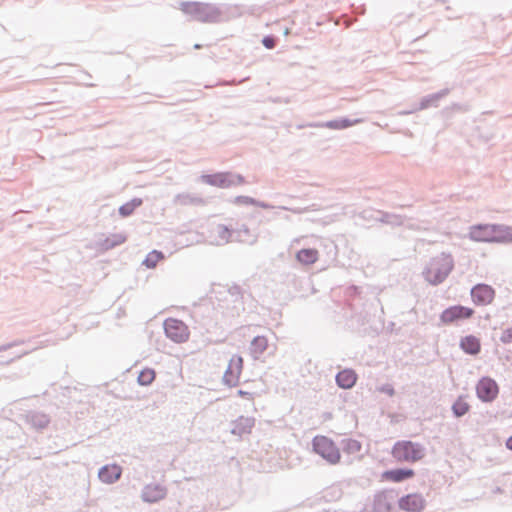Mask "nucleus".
Returning <instances> with one entry per match:
<instances>
[{"label": "nucleus", "mask_w": 512, "mask_h": 512, "mask_svg": "<svg viewBox=\"0 0 512 512\" xmlns=\"http://www.w3.org/2000/svg\"><path fill=\"white\" fill-rule=\"evenodd\" d=\"M454 267V261L450 254L442 253L431 259L424 272L425 279L437 285L443 282L451 273Z\"/></svg>", "instance_id": "1"}, {"label": "nucleus", "mask_w": 512, "mask_h": 512, "mask_svg": "<svg viewBox=\"0 0 512 512\" xmlns=\"http://www.w3.org/2000/svg\"><path fill=\"white\" fill-rule=\"evenodd\" d=\"M391 455L397 462L415 463L424 458L425 449L419 443L402 440L393 445Z\"/></svg>", "instance_id": "2"}, {"label": "nucleus", "mask_w": 512, "mask_h": 512, "mask_svg": "<svg viewBox=\"0 0 512 512\" xmlns=\"http://www.w3.org/2000/svg\"><path fill=\"white\" fill-rule=\"evenodd\" d=\"M470 237L479 242H501L505 239L506 233L502 226L482 224L470 229Z\"/></svg>", "instance_id": "3"}, {"label": "nucleus", "mask_w": 512, "mask_h": 512, "mask_svg": "<svg viewBox=\"0 0 512 512\" xmlns=\"http://www.w3.org/2000/svg\"><path fill=\"white\" fill-rule=\"evenodd\" d=\"M314 451L331 464L339 462L341 455L334 442L326 436H316L313 439Z\"/></svg>", "instance_id": "4"}, {"label": "nucleus", "mask_w": 512, "mask_h": 512, "mask_svg": "<svg viewBox=\"0 0 512 512\" xmlns=\"http://www.w3.org/2000/svg\"><path fill=\"white\" fill-rule=\"evenodd\" d=\"M164 331L166 336L176 343H184L190 337L188 326L176 318H168L164 321Z\"/></svg>", "instance_id": "5"}, {"label": "nucleus", "mask_w": 512, "mask_h": 512, "mask_svg": "<svg viewBox=\"0 0 512 512\" xmlns=\"http://www.w3.org/2000/svg\"><path fill=\"white\" fill-rule=\"evenodd\" d=\"M476 394L483 402H492L499 394V386L490 377H482L476 385Z\"/></svg>", "instance_id": "6"}, {"label": "nucleus", "mask_w": 512, "mask_h": 512, "mask_svg": "<svg viewBox=\"0 0 512 512\" xmlns=\"http://www.w3.org/2000/svg\"><path fill=\"white\" fill-rule=\"evenodd\" d=\"M202 179L206 184L220 188H228L232 185L244 183V178L242 176H232L229 173H215L211 175H204Z\"/></svg>", "instance_id": "7"}, {"label": "nucleus", "mask_w": 512, "mask_h": 512, "mask_svg": "<svg viewBox=\"0 0 512 512\" xmlns=\"http://www.w3.org/2000/svg\"><path fill=\"white\" fill-rule=\"evenodd\" d=\"M474 310L469 307L455 305L446 308L440 315V320L444 324H451L458 320L469 319L473 316Z\"/></svg>", "instance_id": "8"}, {"label": "nucleus", "mask_w": 512, "mask_h": 512, "mask_svg": "<svg viewBox=\"0 0 512 512\" xmlns=\"http://www.w3.org/2000/svg\"><path fill=\"white\" fill-rule=\"evenodd\" d=\"M471 297L474 304L486 306L493 302L495 290L487 284H477L471 289Z\"/></svg>", "instance_id": "9"}, {"label": "nucleus", "mask_w": 512, "mask_h": 512, "mask_svg": "<svg viewBox=\"0 0 512 512\" xmlns=\"http://www.w3.org/2000/svg\"><path fill=\"white\" fill-rule=\"evenodd\" d=\"M242 370L243 358L239 355L232 356L224 374L225 382L230 386L236 385L239 381Z\"/></svg>", "instance_id": "10"}, {"label": "nucleus", "mask_w": 512, "mask_h": 512, "mask_svg": "<svg viewBox=\"0 0 512 512\" xmlns=\"http://www.w3.org/2000/svg\"><path fill=\"white\" fill-rule=\"evenodd\" d=\"M400 509L407 512H420L425 507V500L422 495L413 493L402 497L399 502Z\"/></svg>", "instance_id": "11"}, {"label": "nucleus", "mask_w": 512, "mask_h": 512, "mask_svg": "<svg viewBox=\"0 0 512 512\" xmlns=\"http://www.w3.org/2000/svg\"><path fill=\"white\" fill-rule=\"evenodd\" d=\"M415 476V471L410 468H397L384 471L381 480L392 483H400Z\"/></svg>", "instance_id": "12"}, {"label": "nucleus", "mask_w": 512, "mask_h": 512, "mask_svg": "<svg viewBox=\"0 0 512 512\" xmlns=\"http://www.w3.org/2000/svg\"><path fill=\"white\" fill-rule=\"evenodd\" d=\"M122 474V468L119 465H105L99 470V479L107 484L116 482Z\"/></svg>", "instance_id": "13"}, {"label": "nucleus", "mask_w": 512, "mask_h": 512, "mask_svg": "<svg viewBox=\"0 0 512 512\" xmlns=\"http://www.w3.org/2000/svg\"><path fill=\"white\" fill-rule=\"evenodd\" d=\"M166 495V489L160 484H150L145 486L142 492V498L146 502H157Z\"/></svg>", "instance_id": "14"}, {"label": "nucleus", "mask_w": 512, "mask_h": 512, "mask_svg": "<svg viewBox=\"0 0 512 512\" xmlns=\"http://www.w3.org/2000/svg\"><path fill=\"white\" fill-rule=\"evenodd\" d=\"M255 424L252 417H239L233 424L232 433L238 436L251 433Z\"/></svg>", "instance_id": "15"}, {"label": "nucleus", "mask_w": 512, "mask_h": 512, "mask_svg": "<svg viewBox=\"0 0 512 512\" xmlns=\"http://www.w3.org/2000/svg\"><path fill=\"white\" fill-rule=\"evenodd\" d=\"M460 347L467 354L477 355L480 352L481 344L477 337L468 335L461 339Z\"/></svg>", "instance_id": "16"}, {"label": "nucleus", "mask_w": 512, "mask_h": 512, "mask_svg": "<svg viewBox=\"0 0 512 512\" xmlns=\"http://www.w3.org/2000/svg\"><path fill=\"white\" fill-rule=\"evenodd\" d=\"M319 252L315 248L301 249L296 253V259L302 265H312L318 261Z\"/></svg>", "instance_id": "17"}, {"label": "nucleus", "mask_w": 512, "mask_h": 512, "mask_svg": "<svg viewBox=\"0 0 512 512\" xmlns=\"http://www.w3.org/2000/svg\"><path fill=\"white\" fill-rule=\"evenodd\" d=\"M357 376L353 370L345 369L336 376L337 384L344 389H349L356 383Z\"/></svg>", "instance_id": "18"}, {"label": "nucleus", "mask_w": 512, "mask_h": 512, "mask_svg": "<svg viewBox=\"0 0 512 512\" xmlns=\"http://www.w3.org/2000/svg\"><path fill=\"white\" fill-rule=\"evenodd\" d=\"M268 347V339L265 336L255 337L250 346L251 353L254 357L261 355Z\"/></svg>", "instance_id": "19"}, {"label": "nucleus", "mask_w": 512, "mask_h": 512, "mask_svg": "<svg viewBox=\"0 0 512 512\" xmlns=\"http://www.w3.org/2000/svg\"><path fill=\"white\" fill-rule=\"evenodd\" d=\"M470 405L466 399V396H459L454 404L452 405V411L456 417H461L468 413Z\"/></svg>", "instance_id": "20"}, {"label": "nucleus", "mask_w": 512, "mask_h": 512, "mask_svg": "<svg viewBox=\"0 0 512 512\" xmlns=\"http://www.w3.org/2000/svg\"><path fill=\"white\" fill-rule=\"evenodd\" d=\"M142 205V199L134 198L131 201L123 204L119 208V213L122 217H128L135 211L136 208Z\"/></svg>", "instance_id": "21"}, {"label": "nucleus", "mask_w": 512, "mask_h": 512, "mask_svg": "<svg viewBox=\"0 0 512 512\" xmlns=\"http://www.w3.org/2000/svg\"><path fill=\"white\" fill-rule=\"evenodd\" d=\"M205 4L200 2H183L181 10L187 14H199L204 10Z\"/></svg>", "instance_id": "22"}, {"label": "nucleus", "mask_w": 512, "mask_h": 512, "mask_svg": "<svg viewBox=\"0 0 512 512\" xmlns=\"http://www.w3.org/2000/svg\"><path fill=\"white\" fill-rule=\"evenodd\" d=\"M358 120H350V119H339V120H333L329 121L325 124L327 128L330 129H345L348 127H351L355 124H357Z\"/></svg>", "instance_id": "23"}, {"label": "nucleus", "mask_w": 512, "mask_h": 512, "mask_svg": "<svg viewBox=\"0 0 512 512\" xmlns=\"http://www.w3.org/2000/svg\"><path fill=\"white\" fill-rule=\"evenodd\" d=\"M164 259V255L162 252L153 250L146 256L144 260V265L148 268H155L156 265Z\"/></svg>", "instance_id": "24"}, {"label": "nucleus", "mask_w": 512, "mask_h": 512, "mask_svg": "<svg viewBox=\"0 0 512 512\" xmlns=\"http://www.w3.org/2000/svg\"><path fill=\"white\" fill-rule=\"evenodd\" d=\"M156 377V373L151 368L143 369L138 375V383L140 385H150Z\"/></svg>", "instance_id": "25"}, {"label": "nucleus", "mask_w": 512, "mask_h": 512, "mask_svg": "<svg viewBox=\"0 0 512 512\" xmlns=\"http://www.w3.org/2000/svg\"><path fill=\"white\" fill-rule=\"evenodd\" d=\"M503 343H512V328L506 329L501 336Z\"/></svg>", "instance_id": "26"}, {"label": "nucleus", "mask_w": 512, "mask_h": 512, "mask_svg": "<svg viewBox=\"0 0 512 512\" xmlns=\"http://www.w3.org/2000/svg\"><path fill=\"white\" fill-rule=\"evenodd\" d=\"M235 202L238 204H254V200L252 198L246 196H238L235 198Z\"/></svg>", "instance_id": "27"}, {"label": "nucleus", "mask_w": 512, "mask_h": 512, "mask_svg": "<svg viewBox=\"0 0 512 512\" xmlns=\"http://www.w3.org/2000/svg\"><path fill=\"white\" fill-rule=\"evenodd\" d=\"M115 237H116V240L111 244L112 246L121 244V243L125 242V240H126V237L121 234L116 235Z\"/></svg>", "instance_id": "28"}, {"label": "nucleus", "mask_w": 512, "mask_h": 512, "mask_svg": "<svg viewBox=\"0 0 512 512\" xmlns=\"http://www.w3.org/2000/svg\"><path fill=\"white\" fill-rule=\"evenodd\" d=\"M264 44L267 48H272L273 47V40L271 39H265L264 40Z\"/></svg>", "instance_id": "29"}, {"label": "nucleus", "mask_w": 512, "mask_h": 512, "mask_svg": "<svg viewBox=\"0 0 512 512\" xmlns=\"http://www.w3.org/2000/svg\"><path fill=\"white\" fill-rule=\"evenodd\" d=\"M506 447H507L509 450H512V435L507 439V441H506Z\"/></svg>", "instance_id": "30"}, {"label": "nucleus", "mask_w": 512, "mask_h": 512, "mask_svg": "<svg viewBox=\"0 0 512 512\" xmlns=\"http://www.w3.org/2000/svg\"><path fill=\"white\" fill-rule=\"evenodd\" d=\"M387 393H389L390 395H392V394L394 393V391H393V389L391 388V389L387 390Z\"/></svg>", "instance_id": "31"}]
</instances>
